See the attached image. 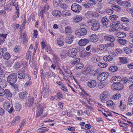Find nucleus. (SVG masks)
I'll return each mask as SVG.
<instances>
[{
  "label": "nucleus",
  "instance_id": "1",
  "mask_svg": "<svg viewBox=\"0 0 133 133\" xmlns=\"http://www.w3.org/2000/svg\"><path fill=\"white\" fill-rule=\"evenodd\" d=\"M17 79V74L16 73H13L9 75L7 78V81L11 85L12 88L15 90H17L18 87L16 84L15 83Z\"/></svg>",
  "mask_w": 133,
  "mask_h": 133
},
{
  "label": "nucleus",
  "instance_id": "2",
  "mask_svg": "<svg viewBox=\"0 0 133 133\" xmlns=\"http://www.w3.org/2000/svg\"><path fill=\"white\" fill-rule=\"evenodd\" d=\"M88 23L91 25V29L94 31L98 30L101 27V25L98 20L92 19L88 21Z\"/></svg>",
  "mask_w": 133,
  "mask_h": 133
},
{
  "label": "nucleus",
  "instance_id": "3",
  "mask_svg": "<svg viewBox=\"0 0 133 133\" xmlns=\"http://www.w3.org/2000/svg\"><path fill=\"white\" fill-rule=\"evenodd\" d=\"M109 97V93L108 91H104L100 95V98L101 102L105 103L108 99Z\"/></svg>",
  "mask_w": 133,
  "mask_h": 133
},
{
  "label": "nucleus",
  "instance_id": "4",
  "mask_svg": "<svg viewBox=\"0 0 133 133\" xmlns=\"http://www.w3.org/2000/svg\"><path fill=\"white\" fill-rule=\"evenodd\" d=\"M71 9L72 11L77 13L81 11L82 7L78 4L76 3H73L71 6Z\"/></svg>",
  "mask_w": 133,
  "mask_h": 133
},
{
  "label": "nucleus",
  "instance_id": "5",
  "mask_svg": "<svg viewBox=\"0 0 133 133\" xmlns=\"http://www.w3.org/2000/svg\"><path fill=\"white\" fill-rule=\"evenodd\" d=\"M3 107L6 110L10 113H11L14 110V108L12 106H10V104L8 101L5 102H4Z\"/></svg>",
  "mask_w": 133,
  "mask_h": 133
},
{
  "label": "nucleus",
  "instance_id": "6",
  "mask_svg": "<svg viewBox=\"0 0 133 133\" xmlns=\"http://www.w3.org/2000/svg\"><path fill=\"white\" fill-rule=\"evenodd\" d=\"M109 76L108 73L106 72H103L97 76L98 80L102 81L106 79Z\"/></svg>",
  "mask_w": 133,
  "mask_h": 133
},
{
  "label": "nucleus",
  "instance_id": "7",
  "mask_svg": "<svg viewBox=\"0 0 133 133\" xmlns=\"http://www.w3.org/2000/svg\"><path fill=\"white\" fill-rule=\"evenodd\" d=\"M25 70V67H23L18 71L17 76L19 78L23 79L25 78L26 76L25 73H24Z\"/></svg>",
  "mask_w": 133,
  "mask_h": 133
},
{
  "label": "nucleus",
  "instance_id": "8",
  "mask_svg": "<svg viewBox=\"0 0 133 133\" xmlns=\"http://www.w3.org/2000/svg\"><path fill=\"white\" fill-rule=\"evenodd\" d=\"M77 52V50L76 48H72L70 50H68L67 53L69 56L73 58H75L76 57Z\"/></svg>",
  "mask_w": 133,
  "mask_h": 133
},
{
  "label": "nucleus",
  "instance_id": "9",
  "mask_svg": "<svg viewBox=\"0 0 133 133\" xmlns=\"http://www.w3.org/2000/svg\"><path fill=\"white\" fill-rule=\"evenodd\" d=\"M87 31L86 29L84 28L80 29L76 31L75 34L79 36H83L85 35Z\"/></svg>",
  "mask_w": 133,
  "mask_h": 133
},
{
  "label": "nucleus",
  "instance_id": "10",
  "mask_svg": "<svg viewBox=\"0 0 133 133\" xmlns=\"http://www.w3.org/2000/svg\"><path fill=\"white\" fill-rule=\"evenodd\" d=\"M35 101L34 97H31L29 98L28 101L26 102L25 105L27 107H32L34 105Z\"/></svg>",
  "mask_w": 133,
  "mask_h": 133
},
{
  "label": "nucleus",
  "instance_id": "11",
  "mask_svg": "<svg viewBox=\"0 0 133 133\" xmlns=\"http://www.w3.org/2000/svg\"><path fill=\"white\" fill-rule=\"evenodd\" d=\"M111 82L114 84L119 83L122 81L121 78L119 76H117L113 77L111 78Z\"/></svg>",
  "mask_w": 133,
  "mask_h": 133
},
{
  "label": "nucleus",
  "instance_id": "12",
  "mask_svg": "<svg viewBox=\"0 0 133 133\" xmlns=\"http://www.w3.org/2000/svg\"><path fill=\"white\" fill-rule=\"evenodd\" d=\"M97 85L96 81L94 79H90L88 82V85L90 88H94Z\"/></svg>",
  "mask_w": 133,
  "mask_h": 133
},
{
  "label": "nucleus",
  "instance_id": "13",
  "mask_svg": "<svg viewBox=\"0 0 133 133\" xmlns=\"http://www.w3.org/2000/svg\"><path fill=\"white\" fill-rule=\"evenodd\" d=\"M74 39V36L71 34L68 35L65 38V42L66 43L70 44L73 41Z\"/></svg>",
  "mask_w": 133,
  "mask_h": 133
},
{
  "label": "nucleus",
  "instance_id": "14",
  "mask_svg": "<svg viewBox=\"0 0 133 133\" xmlns=\"http://www.w3.org/2000/svg\"><path fill=\"white\" fill-rule=\"evenodd\" d=\"M27 63H23L22 62H16L14 64V67L16 69H18L20 68L21 65H24V67L26 65Z\"/></svg>",
  "mask_w": 133,
  "mask_h": 133
},
{
  "label": "nucleus",
  "instance_id": "15",
  "mask_svg": "<svg viewBox=\"0 0 133 133\" xmlns=\"http://www.w3.org/2000/svg\"><path fill=\"white\" fill-rule=\"evenodd\" d=\"M49 9V5L48 4H47V5H45L43 8L42 9H41V11L40 12L39 15L42 18H43L44 12L48 10Z\"/></svg>",
  "mask_w": 133,
  "mask_h": 133
},
{
  "label": "nucleus",
  "instance_id": "16",
  "mask_svg": "<svg viewBox=\"0 0 133 133\" xmlns=\"http://www.w3.org/2000/svg\"><path fill=\"white\" fill-rule=\"evenodd\" d=\"M89 42V41L88 39H84L80 40L78 42L79 45L81 46H84Z\"/></svg>",
  "mask_w": 133,
  "mask_h": 133
},
{
  "label": "nucleus",
  "instance_id": "17",
  "mask_svg": "<svg viewBox=\"0 0 133 133\" xmlns=\"http://www.w3.org/2000/svg\"><path fill=\"white\" fill-rule=\"evenodd\" d=\"M82 18L83 17L82 16L78 15L73 17V21L75 23H78L81 22L82 20Z\"/></svg>",
  "mask_w": 133,
  "mask_h": 133
},
{
  "label": "nucleus",
  "instance_id": "18",
  "mask_svg": "<svg viewBox=\"0 0 133 133\" xmlns=\"http://www.w3.org/2000/svg\"><path fill=\"white\" fill-rule=\"evenodd\" d=\"M102 22L103 25L107 27L109 25L110 22L106 17L102 18Z\"/></svg>",
  "mask_w": 133,
  "mask_h": 133
},
{
  "label": "nucleus",
  "instance_id": "19",
  "mask_svg": "<svg viewBox=\"0 0 133 133\" xmlns=\"http://www.w3.org/2000/svg\"><path fill=\"white\" fill-rule=\"evenodd\" d=\"M98 39V36L96 35L93 34L91 35L90 38V41L92 42H96Z\"/></svg>",
  "mask_w": 133,
  "mask_h": 133
},
{
  "label": "nucleus",
  "instance_id": "20",
  "mask_svg": "<svg viewBox=\"0 0 133 133\" xmlns=\"http://www.w3.org/2000/svg\"><path fill=\"white\" fill-rule=\"evenodd\" d=\"M104 38L106 41H110L111 42H113L115 40V38L111 35H106L104 37Z\"/></svg>",
  "mask_w": 133,
  "mask_h": 133
},
{
  "label": "nucleus",
  "instance_id": "21",
  "mask_svg": "<svg viewBox=\"0 0 133 133\" xmlns=\"http://www.w3.org/2000/svg\"><path fill=\"white\" fill-rule=\"evenodd\" d=\"M63 0H53V5L54 6L57 7L59 6V4L63 2Z\"/></svg>",
  "mask_w": 133,
  "mask_h": 133
},
{
  "label": "nucleus",
  "instance_id": "22",
  "mask_svg": "<svg viewBox=\"0 0 133 133\" xmlns=\"http://www.w3.org/2000/svg\"><path fill=\"white\" fill-rule=\"evenodd\" d=\"M42 128H38L37 130V132L39 133H46V132L49 130V129L46 127H42Z\"/></svg>",
  "mask_w": 133,
  "mask_h": 133
},
{
  "label": "nucleus",
  "instance_id": "23",
  "mask_svg": "<svg viewBox=\"0 0 133 133\" xmlns=\"http://www.w3.org/2000/svg\"><path fill=\"white\" fill-rule=\"evenodd\" d=\"M52 14L53 15L55 16H58L61 17V13L60 11L59 10H55L52 11Z\"/></svg>",
  "mask_w": 133,
  "mask_h": 133
},
{
  "label": "nucleus",
  "instance_id": "24",
  "mask_svg": "<svg viewBox=\"0 0 133 133\" xmlns=\"http://www.w3.org/2000/svg\"><path fill=\"white\" fill-rule=\"evenodd\" d=\"M28 94V93L26 91L20 93L19 94V98L21 99H24L26 98Z\"/></svg>",
  "mask_w": 133,
  "mask_h": 133
},
{
  "label": "nucleus",
  "instance_id": "25",
  "mask_svg": "<svg viewBox=\"0 0 133 133\" xmlns=\"http://www.w3.org/2000/svg\"><path fill=\"white\" fill-rule=\"evenodd\" d=\"M91 54V53L90 52H87L85 51L81 53V57L84 58H87L89 57Z\"/></svg>",
  "mask_w": 133,
  "mask_h": 133
},
{
  "label": "nucleus",
  "instance_id": "26",
  "mask_svg": "<svg viewBox=\"0 0 133 133\" xmlns=\"http://www.w3.org/2000/svg\"><path fill=\"white\" fill-rule=\"evenodd\" d=\"M112 10H114L116 11L119 12L121 10V8L117 5L112 4L111 6Z\"/></svg>",
  "mask_w": 133,
  "mask_h": 133
},
{
  "label": "nucleus",
  "instance_id": "27",
  "mask_svg": "<svg viewBox=\"0 0 133 133\" xmlns=\"http://www.w3.org/2000/svg\"><path fill=\"white\" fill-rule=\"evenodd\" d=\"M80 58L75 57L71 61V63L72 65H74L79 62L80 61Z\"/></svg>",
  "mask_w": 133,
  "mask_h": 133
},
{
  "label": "nucleus",
  "instance_id": "28",
  "mask_svg": "<svg viewBox=\"0 0 133 133\" xmlns=\"http://www.w3.org/2000/svg\"><path fill=\"white\" fill-rule=\"evenodd\" d=\"M20 117L18 116H16L13 120L12 122V124L14 125V124H16L19 122L21 120Z\"/></svg>",
  "mask_w": 133,
  "mask_h": 133
},
{
  "label": "nucleus",
  "instance_id": "29",
  "mask_svg": "<svg viewBox=\"0 0 133 133\" xmlns=\"http://www.w3.org/2000/svg\"><path fill=\"white\" fill-rule=\"evenodd\" d=\"M61 15L64 17H66L70 16L71 15V14L69 11L66 10H63L62 11Z\"/></svg>",
  "mask_w": 133,
  "mask_h": 133
},
{
  "label": "nucleus",
  "instance_id": "30",
  "mask_svg": "<svg viewBox=\"0 0 133 133\" xmlns=\"http://www.w3.org/2000/svg\"><path fill=\"white\" fill-rule=\"evenodd\" d=\"M128 104L130 105H133V94L130 95L128 99Z\"/></svg>",
  "mask_w": 133,
  "mask_h": 133
},
{
  "label": "nucleus",
  "instance_id": "31",
  "mask_svg": "<svg viewBox=\"0 0 133 133\" xmlns=\"http://www.w3.org/2000/svg\"><path fill=\"white\" fill-rule=\"evenodd\" d=\"M5 95L8 98H10L12 96L11 93L9 90L5 89Z\"/></svg>",
  "mask_w": 133,
  "mask_h": 133
},
{
  "label": "nucleus",
  "instance_id": "32",
  "mask_svg": "<svg viewBox=\"0 0 133 133\" xmlns=\"http://www.w3.org/2000/svg\"><path fill=\"white\" fill-rule=\"evenodd\" d=\"M103 59L105 61L108 62L112 61L113 58L110 55L105 56L104 57Z\"/></svg>",
  "mask_w": 133,
  "mask_h": 133
},
{
  "label": "nucleus",
  "instance_id": "33",
  "mask_svg": "<svg viewBox=\"0 0 133 133\" xmlns=\"http://www.w3.org/2000/svg\"><path fill=\"white\" fill-rule=\"evenodd\" d=\"M118 70L117 67L116 66H111L109 68V70L111 72H116Z\"/></svg>",
  "mask_w": 133,
  "mask_h": 133
},
{
  "label": "nucleus",
  "instance_id": "34",
  "mask_svg": "<svg viewBox=\"0 0 133 133\" xmlns=\"http://www.w3.org/2000/svg\"><path fill=\"white\" fill-rule=\"evenodd\" d=\"M11 57L10 54L8 52H6L4 53L3 55V58L5 60H8Z\"/></svg>",
  "mask_w": 133,
  "mask_h": 133
},
{
  "label": "nucleus",
  "instance_id": "35",
  "mask_svg": "<svg viewBox=\"0 0 133 133\" xmlns=\"http://www.w3.org/2000/svg\"><path fill=\"white\" fill-rule=\"evenodd\" d=\"M55 95L57 101L61 100L63 97V95L60 92L57 93Z\"/></svg>",
  "mask_w": 133,
  "mask_h": 133
},
{
  "label": "nucleus",
  "instance_id": "36",
  "mask_svg": "<svg viewBox=\"0 0 133 133\" xmlns=\"http://www.w3.org/2000/svg\"><path fill=\"white\" fill-rule=\"evenodd\" d=\"M6 35L3 34H0V42L1 44L4 42L5 40L4 39L6 38Z\"/></svg>",
  "mask_w": 133,
  "mask_h": 133
},
{
  "label": "nucleus",
  "instance_id": "37",
  "mask_svg": "<svg viewBox=\"0 0 133 133\" xmlns=\"http://www.w3.org/2000/svg\"><path fill=\"white\" fill-rule=\"evenodd\" d=\"M6 49L4 47L0 48V58H2L3 56L4 52L6 51Z\"/></svg>",
  "mask_w": 133,
  "mask_h": 133
},
{
  "label": "nucleus",
  "instance_id": "38",
  "mask_svg": "<svg viewBox=\"0 0 133 133\" xmlns=\"http://www.w3.org/2000/svg\"><path fill=\"white\" fill-rule=\"evenodd\" d=\"M98 73V70H93L90 68V71L89 74L92 76H94L95 74H97Z\"/></svg>",
  "mask_w": 133,
  "mask_h": 133
},
{
  "label": "nucleus",
  "instance_id": "39",
  "mask_svg": "<svg viewBox=\"0 0 133 133\" xmlns=\"http://www.w3.org/2000/svg\"><path fill=\"white\" fill-rule=\"evenodd\" d=\"M120 22L119 21H117L116 22H113L111 23L110 25V26L111 28H113L114 27H116L118 25L120 24Z\"/></svg>",
  "mask_w": 133,
  "mask_h": 133
},
{
  "label": "nucleus",
  "instance_id": "40",
  "mask_svg": "<svg viewBox=\"0 0 133 133\" xmlns=\"http://www.w3.org/2000/svg\"><path fill=\"white\" fill-rule=\"evenodd\" d=\"M90 71V68H88L81 71V72L83 74L87 75L88 73L89 74Z\"/></svg>",
  "mask_w": 133,
  "mask_h": 133
},
{
  "label": "nucleus",
  "instance_id": "41",
  "mask_svg": "<svg viewBox=\"0 0 133 133\" xmlns=\"http://www.w3.org/2000/svg\"><path fill=\"white\" fill-rule=\"evenodd\" d=\"M98 65L101 68H105L107 66L108 64L106 63H103L100 62H98Z\"/></svg>",
  "mask_w": 133,
  "mask_h": 133
},
{
  "label": "nucleus",
  "instance_id": "42",
  "mask_svg": "<svg viewBox=\"0 0 133 133\" xmlns=\"http://www.w3.org/2000/svg\"><path fill=\"white\" fill-rule=\"evenodd\" d=\"M43 91L42 92H46L47 94V95H48V93H49V89L48 88V86H46V85L45 86H44L43 88Z\"/></svg>",
  "mask_w": 133,
  "mask_h": 133
},
{
  "label": "nucleus",
  "instance_id": "43",
  "mask_svg": "<svg viewBox=\"0 0 133 133\" xmlns=\"http://www.w3.org/2000/svg\"><path fill=\"white\" fill-rule=\"evenodd\" d=\"M7 82L5 81L0 82V87L1 88L5 87L7 85Z\"/></svg>",
  "mask_w": 133,
  "mask_h": 133
},
{
  "label": "nucleus",
  "instance_id": "44",
  "mask_svg": "<svg viewBox=\"0 0 133 133\" xmlns=\"http://www.w3.org/2000/svg\"><path fill=\"white\" fill-rule=\"evenodd\" d=\"M45 76L47 77H51L53 76V72L49 71L46 72L45 74Z\"/></svg>",
  "mask_w": 133,
  "mask_h": 133
},
{
  "label": "nucleus",
  "instance_id": "45",
  "mask_svg": "<svg viewBox=\"0 0 133 133\" xmlns=\"http://www.w3.org/2000/svg\"><path fill=\"white\" fill-rule=\"evenodd\" d=\"M57 41L58 45L60 46H63L64 44L63 41L61 39H57Z\"/></svg>",
  "mask_w": 133,
  "mask_h": 133
},
{
  "label": "nucleus",
  "instance_id": "46",
  "mask_svg": "<svg viewBox=\"0 0 133 133\" xmlns=\"http://www.w3.org/2000/svg\"><path fill=\"white\" fill-rule=\"evenodd\" d=\"M64 32L66 34L71 33L72 31L71 27L69 26L66 27L65 28Z\"/></svg>",
  "mask_w": 133,
  "mask_h": 133
},
{
  "label": "nucleus",
  "instance_id": "47",
  "mask_svg": "<svg viewBox=\"0 0 133 133\" xmlns=\"http://www.w3.org/2000/svg\"><path fill=\"white\" fill-rule=\"evenodd\" d=\"M10 4H7L4 8V9L8 11H10L12 10V7Z\"/></svg>",
  "mask_w": 133,
  "mask_h": 133
},
{
  "label": "nucleus",
  "instance_id": "48",
  "mask_svg": "<svg viewBox=\"0 0 133 133\" xmlns=\"http://www.w3.org/2000/svg\"><path fill=\"white\" fill-rule=\"evenodd\" d=\"M116 34V36L119 38H123L125 36V33L124 32H118Z\"/></svg>",
  "mask_w": 133,
  "mask_h": 133
},
{
  "label": "nucleus",
  "instance_id": "49",
  "mask_svg": "<svg viewBox=\"0 0 133 133\" xmlns=\"http://www.w3.org/2000/svg\"><path fill=\"white\" fill-rule=\"evenodd\" d=\"M106 104L108 107H112L114 105L113 101L110 100H109L107 102Z\"/></svg>",
  "mask_w": 133,
  "mask_h": 133
},
{
  "label": "nucleus",
  "instance_id": "50",
  "mask_svg": "<svg viewBox=\"0 0 133 133\" xmlns=\"http://www.w3.org/2000/svg\"><path fill=\"white\" fill-rule=\"evenodd\" d=\"M21 50V47L19 46L16 45L14 48V50L16 53H18L20 52Z\"/></svg>",
  "mask_w": 133,
  "mask_h": 133
},
{
  "label": "nucleus",
  "instance_id": "51",
  "mask_svg": "<svg viewBox=\"0 0 133 133\" xmlns=\"http://www.w3.org/2000/svg\"><path fill=\"white\" fill-rule=\"evenodd\" d=\"M117 90H121L123 89L124 88V85L122 84L118 83L117 84Z\"/></svg>",
  "mask_w": 133,
  "mask_h": 133
},
{
  "label": "nucleus",
  "instance_id": "52",
  "mask_svg": "<svg viewBox=\"0 0 133 133\" xmlns=\"http://www.w3.org/2000/svg\"><path fill=\"white\" fill-rule=\"evenodd\" d=\"M60 56L62 59L65 58L67 57V55L66 54L65 52L64 51H62L60 53Z\"/></svg>",
  "mask_w": 133,
  "mask_h": 133
},
{
  "label": "nucleus",
  "instance_id": "53",
  "mask_svg": "<svg viewBox=\"0 0 133 133\" xmlns=\"http://www.w3.org/2000/svg\"><path fill=\"white\" fill-rule=\"evenodd\" d=\"M89 76L88 75H84L81 77V79L83 81H86L89 79Z\"/></svg>",
  "mask_w": 133,
  "mask_h": 133
},
{
  "label": "nucleus",
  "instance_id": "54",
  "mask_svg": "<svg viewBox=\"0 0 133 133\" xmlns=\"http://www.w3.org/2000/svg\"><path fill=\"white\" fill-rule=\"evenodd\" d=\"M86 2L89 4H91L93 5H95L97 2L95 0H86Z\"/></svg>",
  "mask_w": 133,
  "mask_h": 133
},
{
  "label": "nucleus",
  "instance_id": "55",
  "mask_svg": "<svg viewBox=\"0 0 133 133\" xmlns=\"http://www.w3.org/2000/svg\"><path fill=\"white\" fill-rule=\"evenodd\" d=\"M32 84V82L31 81L29 80H27L24 85V86L25 87H29Z\"/></svg>",
  "mask_w": 133,
  "mask_h": 133
},
{
  "label": "nucleus",
  "instance_id": "56",
  "mask_svg": "<svg viewBox=\"0 0 133 133\" xmlns=\"http://www.w3.org/2000/svg\"><path fill=\"white\" fill-rule=\"evenodd\" d=\"M104 46L103 44H100L97 46V49L99 50L103 51L104 50Z\"/></svg>",
  "mask_w": 133,
  "mask_h": 133
},
{
  "label": "nucleus",
  "instance_id": "57",
  "mask_svg": "<svg viewBox=\"0 0 133 133\" xmlns=\"http://www.w3.org/2000/svg\"><path fill=\"white\" fill-rule=\"evenodd\" d=\"M110 19L112 21L116 20L118 18L117 16L115 15H113L110 16Z\"/></svg>",
  "mask_w": 133,
  "mask_h": 133
},
{
  "label": "nucleus",
  "instance_id": "58",
  "mask_svg": "<svg viewBox=\"0 0 133 133\" xmlns=\"http://www.w3.org/2000/svg\"><path fill=\"white\" fill-rule=\"evenodd\" d=\"M125 78H126V77H125ZM131 82H133V76H132L130 77L129 79L127 80L126 79H125V84H127V82L129 83Z\"/></svg>",
  "mask_w": 133,
  "mask_h": 133
},
{
  "label": "nucleus",
  "instance_id": "59",
  "mask_svg": "<svg viewBox=\"0 0 133 133\" xmlns=\"http://www.w3.org/2000/svg\"><path fill=\"white\" fill-rule=\"evenodd\" d=\"M121 110L122 111H124L125 110V107L124 104H123L122 101L121 100L120 102V104L119 106Z\"/></svg>",
  "mask_w": 133,
  "mask_h": 133
},
{
  "label": "nucleus",
  "instance_id": "60",
  "mask_svg": "<svg viewBox=\"0 0 133 133\" xmlns=\"http://www.w3.org/2000/svg\"><path fill=\"white\" fill-rule=\"evenodd\" d=\"M99 58L98 57H93L91 58V61L94 63L98 62L99 60Z\"/></svg>",
  "mask_w": 133,
  "mask_h": 133
},
{
  "label": "nucleus",
  "instance_id": "61",
  "mask_svg": "<svg viewBox=\"0 0 133 133\" xmlns=\"http://www.w3.org/2000/svg\"><path fill=\"white\" fill-rule=\"evenodd\" d=\"M54 58L56 63L60 61V59L58 56L55 54H53Z\"/></svg>",
  "mask_w": 133,
  "mask_h": 133
},
{
  "label": "nucleus",
  "instance_id": "62",
  "mask_svg": "<svg viewBox=\"0 0 133 133\" xmlns=\"http://www.w3.org/2000/svg\"><path fill=\"white\" fill-rule=\"evenodd\" d=\"M15 109L17 111H19L21 109V106L18 104H16L15 106Z\"/></svg>",
  "mask_w": 133,
  "mask_h": 133
},
{
  "label": "nucleus",
  "instance_id": "63",
  "mask_svg": "<svg viewBox=\"0 0 133 133\" xmlns=\"http://www.w3.org/2000/svg\"><path fill=\"white\" fill-rule=\"evenodd\" d=\"M106 12L107 13L110 15L113 14L114 11L112 9L107 8L106 9Z\"/></svg>",
  "mask_w": 133,
  "mask_h": 133
},
{
  "label": "nucleus",
  "instance_id": "64",
  "mask_svg": "<svg viewBox=\"0 0 133 133\" xmlns=\"http://www.w3.org/2000/svg\"><path fill=\"white\" fill-rule=\"evenodd\" d=\"M43 111V110L42 109H39L38 110L37 113L36 114V117H38L42 115Z\"/></svg>",
  "mask_w": 133,
  "mask_h": 133
}]
</instances>
